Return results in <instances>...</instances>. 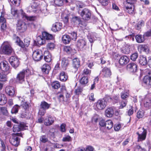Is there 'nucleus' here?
<instances>
[{"label":"nucleus","instance_id":"obj_1","mask_svg":"<svg viewBox=\"0 0 151 151\" xmlns=\"http://www.w3.org/2000/svg\"><path fill=\"white\" fill-rule=\"evenodd\" d=\"M31 7L32 12L37 14H42L44 16H46L48 14V12L47 9V6L45 3L43 2L41 4L35 1L33 2Z\"/></svg>","mask_w":151,"mask_h":151},{"label":"nucleus","instance_id":"obj_2","mask_svg":"<svg viewBox=\"0 0 151 151\" xmlns=\"http://www.w3.org/2000/svg\"><path fill=\"white\" fill-rule=\"evenodd\" d=\"M31 75V72L28 69L23 70L17 74L16 77L17 82L22 83L24 81L25 76L26 78Z\"/></svg>","mask_w":151,"mask_h":151},{"label":"nucleus","instance_id":"obj_3","mask_svg":"<svg viewBox=\"0 0 151 151\" xmlns=\"http://www.w3.org/2000/svg\"><path fill=\"white\" fill-rule=\"evenodd\" d=\"M20 12L21 13V15L22 18L25 20H26L27 21L30 22V23L28 24L29 27L31 28H35V25L33 23V22L36 19V17L35 16H28L24 12L22 9H21Z\"/></svg>","mask_w":151,"mask_h":151},{"label":"nucleus","instance_id":"obj_4","mask_svg":"<svg viewBox=\"0 0 151 151\" xmlns=\"http://www.w3.org/2000/svg\"><path fill=\"white\" fill-rule=\"evenodd\" d=\"M13 39L15 43L19 46L22 48L24 47V46L27 47L29 45L30 39L29 38H26L24 40V44L23 42L20 40L19 37L16 35H14Z\"/></svg>","mask_w":151,"mask_h":151},{"label":"nucleus","instance_id":"obj_5","mask_svg":"<svg viewBox=\"0 0 151 151\" xmlns=\"http://www.w3.org/2000/svg\"><path fill=\"white\" fill-rule=\"evenodd\" d=\"M12 51V49L9 43L8 42H4L1 48V53L9 55Z\"/></svg>","mask_w":151,"mask_h":151},{"label":"nucleus","instance_id":"obj_6","mask_svg":"<svg viewBox=\"0 0 151 151\" xmlns=\"http://www.w3.org/2000/svg\"><path fill=\"white\" fill-rule=\"evenodd\" d=\"M20 133H17L13 134L12 137L9 139L10 143L13 145L17 147L20 143V139L18 136H20Z\"/></svg>","mask_w":151,"mask_h":151},{"label":"nucleus","instance_id":"obj_7","mask_svg":"<svg viewBox=\"0 0 151 151\" xmlns=\"http://www.w3.org/2000/svg\"><path fill=\"white\" fill-rule=\"evenodd\" d=\"M0 68L2 71L5 72L6 74L11 73V70L9 66L8 63L6 61H4L0 63Z\"/></svg>","mask_w":151,"mask_h":151},{"label":"nucleus","instance_id":"obj_8","mask_svg":"<svg viewBox=\"0 0 151 151\" xmlns=\"http://www.w3.org/2000/svg\"><path fill=\"white\" fill-rule=\"evenodd\" d=\"M80 15L83 20H88L91 18V12L88 9H84L81 12Z\"/></svg>","mask_w":151,"mask_h":151},{"label":"nucleus","instance_id":"obj_9","mask_svg":"<svg viewBox=\"0 0 151 151\" xmlns=\"http://www.w3.org/2000/svg\"><path fill=\"white\" fill-rule=\"evenodd\" d=\"M32 58L35 61H39L43 58V54L40 50H37L34 51L32 53Z\"/></svg>","mask_w":151,"mask_h":151},{"label":"nucleus","instance_id":"obj_10","mask_svg":"<svg viewBox=\"0 0 151 151\" xmlns=\"http://www.w3.org/2000/svg\"><path fill=\"white\" fill-rule=\"evenodd\" d=\"M9 62L11 65L14 68L16 69L20 64L19 59L15 56H12L9 59Z\"/></svg>","mask_w":151,"mask_h":151},{"label":"nucleus","instance_id":"obj_11","mask_svg":"<svg viewBox=\"0 0 151 151\" xmlns=\"http://www.w3.org/2000/svg\"><path fill=\"white\" fill-rule=\"evenodd\" d=\"M27 26L26 24L21 20L19 21L17 24V29L21 32H23L27 29Z\"/></svg>","mask_w":151,"mask_h":151},{"label":"nucleus","instance_id":"obj_12","mask_svg":"<svg viewBox=\"0 0 151 151\" xmlns=\"http://www.w3.org/2000/svg\"><path fill=\"white\" fill-rule=\"evenodd\" d=\"M106 101L104 99H99L96 102V106L98 109H103L106 106Z\"/></svg>","mask_w":151,"mask_h":151},{"label":"nucleus","instance_id":"obj_13","mask_svg":"<svg viewBox=\"0 0 151 151\" xmlns=\"http://www.w3.org/2000/svg\"><path fill=\"white\" fill-rule=\"evenodd\" d=\"M5 92L8 95L11 96H13L15 94V90L14 87L7 86L5 88Z\"/></svg>","mask_w":151,"mask_h":151},{"label":"nucleus","instance_id":"obj_14","mask_svg":"<svg viewBox=\"0 0 151 151\" xmlns=\"http://www.w3.org/2000/svg\"><path fill=\"white\" fill-rule=\"evenodd\" d=\"M111 74L110 70L106 67L104 68L101 72V74L103 77L109 78Z\"/></svg>","mask_w":151,"mask_h":151},{"label":"nucleus","instance_id":"obj_15","mask_svg":"<svg viewBox=\"0 0 151 151\" xmlns=\"http://www.w3.org/2000/svg\"><path fill=\"white\" fill-rule=\"evenodd\" d=\"M62 27V24L60 22H56L52 25L51 29L54 32L59 31L61 30Z\"/></svg>","mask_w":151,"mask_h":151},{"label":"nucleus","instance_id":"obj_16","mask_svg":"<svg viewBox=\"0 0 151 151\" xmlns=\"http://www.w3.org/2000/svg\"><path fill=\"white\" fill-rule=\"evenodd\" d=\"M97 35L95 32H89L88 35V38L89 41L92 43L97 39Z\"/></svg>","mask_w":151,"mask_h":151},{"label":"nucleus","instance_id":"obj_17","mask_svg":"<svg viewBox=\"0 0 151 151\" xmlns=\"http://www.w3.org/2000/svg\"><path fill=\"white\" fill-rule=\"evenodd\" d=\"M126 11L130 14H133L134 13V7L133 4H126L125 5Z\"/></svg>","mask_w":151,"mask_h":151},{"label":"nucleus","instance_id":"obj_18","mask_svg":"<svg viewBox=\"0 0 151 151\" xmlns=\"http://www.w3.org/2000/svg\"><path fill=\"white\" fill-rule=\"evenodd\" d=\"M129 61V58L126 56L124 55L120 58L119 62L121 65H124L127 64Z\"/></svg>","mask_w":151,"mask_h":151},{"label":"nucleus","instance_id":"obj_19","mask_svg":"<svg viewBox=\"0 0 151 151\" xmlns=\"http://www.w3.org/2000/svg\"><path fill=\"white\" fill-rule=\"evenodd\" d=\"M128 70L130 72L134 73L136 72L137 69V65L134 63H130L127 66Z\"/></svg>","mask_w":151,"mask_h":151},{"label":"nucleus","instance_id":"obj_20","mask_svg":"<svg viewBox=\"0 0 151 151\" xmlns=\"http://www.w3.org/2000/svg\"><path fill=\"white\" fill-rule=\"evenodd\" d=\"M55 118L51 116L45 118L44 120V124L46 126H50L54 122Z\"/></svg>","mask_w":151,"mask_h":151},{"label":"nucleus","instance_id":"obj_21","mask_svg":"<svg viewBox=\"0 0 151 151\" xmlns=\"http://www.w3.org/2000/svg\"><path fill=\"white\" fill-rule=\"evenodd\" d=\"M44 59L45 61L50 62L52 60V56L48 51H45L44 52Z\"/></svg>","mask_w":151,"mask_h":151},{"label":"nucleus","instance_id":"obj_22","mask_svg":"<svg viewBox=\"0 0 151 151\" xmlns=\"http://www.w3.org/2000/svg\"><path fill=\"white\" fill-rule=\"evenodd\" d=\"M41 69L43 73L45 74H47L50 70V68L48 64H45L42 66Z\"/></svg>","mask_w":151,"mask_h":151},{"label":"nucleus","instance_id":"obj_23","mask_svg":"<svg viewBox=\"0 0 151 151\" xmlns=\"http://www.w3.org/2000/svg\"><path fill=\"white\" fill-rule=\"evenodd\" d=\"M143 82L145 84L151 86V76H145L143 79Z\"/></svg>","mask_w":151,"mask_h":151},{"label":"nucleus","instance_id":"obj_24","mask_svg":"<svg viewBox=\"0 0 151 151\" xmlns=\"http://www.w3.org/2000/svg\"><path fill=\"white\" fill-rule=\"evenodd\" d=\"M6 20L3 17L1 16L0 18V24L1 25V28L3 30H4L6 28Z\"/></svg>","mask_w":151,"mask_h":151},{"label":"nucleus","instance_id":"obj_25","mask_svg":"<svg viewBox=\"0 0 151 151\" xmlns=\"http://www.w3.org/2000/svg\"><path fill=\"white\" fill-rule=\"evenodd\" d=\"M42 37L44 40H51L53 39V37L52 35L49 34L45 32H43L42 33Z\"/></svg>","mask_w":151,"mask_h":151},{"label":"nucleus","instance_id":"obj_26","mask_svg":"<svg viewBox=\"0 0 151 151\" xmlns=\"http://www.w3.org/2000/svg\"><path fill=\"white\" fill-rule=\"evenodd\" d=\"M114 114V111L112 108H107L105 111V114L108 117H111Z\"/></svg>","mask_w":151,"mask_h":151},{"label":"nucleus","instance_id":"obj_27","mask_svg":"<svg viewBox=\"0 0 151 151\" xmlns=\"http://www.w3.org/2000/svg\"><path fill=\"white\" fill-rule=\"evenodd\" d=\"M86 45V41L83 39L79 40L78 41L77 46L80 48H83Z\"/></svg>","mask_w":151,"mask_h":151},{"label":"nucleus","instance_id":"obj_28","mask_svg":"<svg viewBox=\"0 0 151 151\" xmlns=\"http://www.w3.org/2000/svg\"><path fill=\"white\" fill-rule=\"evenodd\" d=\"M20 10L19 12L18 10L14 8H12L11 9V14L15 17H18L19 16V13H21Z\"/></svg>","mask_w":151,"mask_h":151},{"label":"nucleus","instance_id":"obj_29","mask_svg":"<svg viewBox=\"0 0 151 151\" xmlns=\"http://www.w3.org/2000/svg\"><path fill=\"white\" fill-rule=\"evenodd\" d=\"M7 102V99L5 95L3 94H0V105H3Z\"/></svg>","mask_w":151,"mask_h":151},{"label":"nucleus","instance_id":"obj_30","mask_svg":"<svg viewBox=\"0 0 151 151\" xmlns=\"http://www.w3.org/2000/svg\"><path fill=\"white\" fill-rule=\"evenodd\" d=\"M62 40L64 43L68 44L69 43L71 39L69 35H65L63 36L62 37Z\"/></svg>","mask_w":151,"mask_h":151},{"label":"nucleus","instance_id":"obj_31","mask_svg":"<svg viewBox=\"0 0 151 151\" xmlns=\"http://www.w3.org/2000/svg\"><path fill=\"white\" fill-rule=\"evenodd\" d=\"M73 66L75 68L77 69L80 66V60L78 58H75L73 60Z\"/></svg>","mask_w":151,"mask_h":151},{"label":"nucleus","instance_id":"obj_32","mask_svg":"<svg viewBox=\"0 0 151 151\" xmlns=\"http://www.w3.org/2000/svg\"><path fill=\"white\" fill-rule=\"evenodd\" d=\"M45 40L42 36H39L37 38L36 45H41L45 43Z\"/></svg>","mask_w":151,"mask_h":151},{"label":"nucleus","instance_id":"obj_33","mask_svg":"<svg viewBox=\"0 0 151 151\" xmlns=\"http://www.w3.org/2000/svg\"><path fill=\"white\" fill-rule=\"evenodd\" d=\"M68 78V76L66 74L65 72H61L60 75V80L62 81H66Z\"/></svg>","mask_w":151,"mask_h":151},{"label":"nucleus","instance_id":"obj_34","mask_svg":"<svg viewBox=\"0 0 151 151\" xmlns=\"http://www.w3.org/2000/svg\"><path fill=\"white\" fill-rule=\"evenodd\" d=\"M62 19L65 25H67L68 22L69 15L63 14L61 16Z\"/></svg>","mask_w":151,"mask_h":151},{"label":"nucleus","instance_id":"obj_35","mask_svg":"<svg viewBox=\"0 0 151 151\" xmlns=\"http://www.w3.org/2000/svg\"><path fill=\"white\" fill-rule=\"evenodd\" d=\"M105 127L108 129H111L113 127V123L111 120H108L106 122Z\"/></svg>","mask_w":151,"mask_h":151},{"label":"nucleus","instance_id":"obj_36","mask_svg":"<svg viewBox=\"0 0 151 151\" xmlns=\"http://www.w3.org/2000/svg\"><path fill=\"white\" fill-rule=\"evenodd\" d=\"M64 51L68 54L73 53L75 52V50L72 49L70 46H65L64 48Z\"/></svg>","mask_w":151,"mask_h":151},{"label":"nucleus","instance_id":"obj_37","mask_svg":"<svg viewBox=\"0 0 151 151\" xmlns=\"http://www.w3.org/2000/svg\"><path fill=\"white\" fill-rule=\"evenodd\" d=\"M69 64V61L68 60L65 58L62 59L61 61V66L63 68L66 67Z\"/></svg>","mask_w":151,"mask_h":151},{"label":"nucleus","instance_id":"obj_38","mask_svg":"<svg viewBox=\"0 0 151 151\" xmlns=\"http://www.w3.org/2000/svg\"><path fill=\"white\" fill-rule=\"evenodd\" d=\"M50 105V104L45 101L42 102L40 104L41 108L45 110L49 109Z\"/></svg>","mask_w":151,"mask_h":151},{"label":"nucleus","instance_id":"obj_39","mask_svg":"<svg viewBox=\"0 0 151 151\" xmlns=\"http://www.w3.org/2000/svg\"><path fill=\"white\" fill-rule=\"evenodd\" d=\"M130 51V47L128 45H126L122 48V52L124 54H128Z\"/></svg>","mask_w":151,"mask_h":151},{"label":"nucleus","instance_id":"obj_40","mask_svg":"<svg viewBox=\"0 0 151 151\" xmlns=\"http://www.w3.org/2000/svg\"><path fill=\"white\" fill-rule=\"evenodd\" d=\"M5 72H2L0 73V81H5L7 80V77L6 75L5 74Z\"/></svg>","mask_w":151,"mask_h":151},{"label":"nucleus","instance_id":"obj_41","mask_svg":"<svg viewBox=\"0 0 151 151\" xmlns=\"http://www.w3.org/2000/svg\"><path fill=\"white\" fill-rule=\"evenodd\" d=\"M20 108V106L17 105H16L14 106L12 108L11 112L12 114H16L18 112L19 109Z\"/></svg>","mask_w":151,"mask_h":151},{"label":"nucleus","instance_id":"obj_42","mask_svg":"<svg viewBox=\"0 0 151 151\" xmlns=\"http://www.w3.org/2000/svg\"><path fill=\"white\" fill-rule=\"evenodd\" d=\"M88 82V78L87 77L83 76L82 77L80 80V83L82 84H86Z\"/></svg>","mask_w":151,"mask_h":151},{"label":"nucleus","instance_id":"obj_43","mask_svg":"<svg viewBox=\"0 0 151 151\" xmlns=\"http://www.w3.org/2000/svg\"><path fill=\"white\" fill-rule=\"evenodd\" d=\"M51 86L54 89H57L60 87V85L58 81H55L52 83Z\"/></svg>","mask_w":151,"mask_h":151},{"label":"nucleus","instance_id":"obj_44","mask_svg":"<svg viewBox=\"0 0 151 151\" xmlns=\"http://www.w3.org/2000/svg\"><path fill=\"white\" fill-rule=\"evenodd\" d=\"M142 51L146 54L149 53L150 50L148 46L147 45H142Z\"/></svg>","mask_w":151,"mask_h":151},{"label":"nucleus","instance_id":"obj_45","mask_svg":"<svg viewBox=\"0 0 151 151\" xmlns=\"http://www.w3.org/2000/svg\"><path fill=\"white\" fill-rule=\"evenodd\" d=\"M129 94V91L128 90L126 91L125 92H122L121 93V98L123 99H125L128 96Z\"/></svg>","mask_w":151,"mask_h":151},{"label":"nucleus","instance_id":"obj_46","mask_svg":"<svg viewBox=\"0 0 151 151\" xmlns=\"http://www.w3.org/2000/svg\"><path fill=\"white\" fill-rule=\"evenodd\" d=\"M52 2L55 5L59 6L62 5L63 3V0H53Z\"/></svg>","mask_w":151,"mask_h":151},{"label":"nucleus","instance_id":"obj_47","mask_svg":"<svg viewBox=\"0 0 151 151\" xmlns=\"http://www.w3.org/2000/svg\"><path fill=\"white\" fill-rule=\"evenodd\" d=\"M145 76H151V71L149 69H146L142 70V75Z\"/></svg>","mask_w":151,"mask_h":151},{"label":"nucleus","instance_id":"obj_48","mask_svg":"<svg viewBox=\"0 0 151 151\" xmlns=\"http://www.w3.org/2000/svg\"><path fill=\"white\" fill-rule=\"evenodd\" d=\"M70 39L74 40H76L77 37V33L74 32H71L70 33Z\"/></svg>","mask_w":151,"mask_h":151},{"label":"nucleus","instance_id":"obj_49","mask_svg":"<svg viewBox=\"0 0 151 151\" xmlns=\"http://www.w3.org/2000/svg\"><path fill=\"white\" fill-rule=\"evenodd\" d=\"M55 47V45L53 43H49L47 45V49L50 50H53Z\"/></svg>","mask_w":151,"mask_h":151},{"label":"nucleus","instance_id":"obj_50","mask_svg":"<svg viewBox=\"0 0 151 151\" xmlns=\"http://www.w3.org/2000/svg\"><path fill=\"white\" fill-rule=\"evenodd\" d=\"M91 73V70L87 68H85L83 71V74L85 75H89Z\"/></svg>","mask_w":151,"mask_h":151},{"label":"nucleus","instance_id":"obj_51","mask_svg":"<svg viewBox=\"0 0 151 151\" xmlns=\"http://www.w3.org/2000/svg\"><path fill=\"white\" fill-rule=\"evenodd\" d=\"M71 140V137L69 135H66L63 137L62 141L63 142H69Z\"/></svg>","mask_w":151,"mask_h":151},{"label":"nucleus","instance_id":"obj_52","mask_svg":"<svg viewBox=\"0 0 151 151\" xmlns=\"http://www.w3.org/2000/svg\"><path fill=\"white\" fill-rule=\"evenodd\" d=\"M21 131L20 127L18 125H15L13 127V131L14 132H19Z\"/></svg>","mask_w":151,"mask_h":151},{"label":"nucleus","instance_id":"obj_53","mask_svg":"<svg viewBox=\"0 0 151 151\" xmlns=\"http://www.w3.org/2000/svg\"><path fill=\"white\" fill-rule=\"evenodd\" d=\"M138 56V54L137 53H134L131 55V59L133 61H135L137 58Z\"/></svg>","mask_w":151,"mask_h":151},{"label":"nucleus","instance_id":"obj_54","mask_svg":"<svg viewBox=\"0 0 151 151\" xmlns=\"http://www.w3.org/2000/svg\"><path fill=\"white\" fill-rule=\"evenodd\" d=\"M19 126L20 127L21 130L26 129L27 127L23 123H21L20 124Z\"/></svg>","mask_w":151,"mask_h":151},{"label":"nucleus","instance_id":"obj_55","mask_svg":"<svg viewBox=\"0 0 151 151\" xmlns=\"http://www.w3.org/2000/svg\"><path fill=\"white\" fill-rule=\"evenodd\" d=\"M143 38L145 39L146 37L151 36V30L147 31L143 35Z\"/></svg>","mask_w":151,"mask_h":151},{"label":"nucleus","instance_id":"obj_56","mask_svg":"<svg viewBox=\"0 0 151 151\" xmlns=\"http://www.w3.org/2000/svg\"><path fill=\"white\" fill-rule=\"evenodd\" d=\"M109 0H98L99 2L102 6H105L107 5L108 3Z\"/></svg>","mask_w":151,"mask_h":151},{"label":"nucleus","instance_id":"obj_57","mask_svg":"<svg viewBox=\"0 0 151 151\" xmlns=\"http://www.w3.org/2000/svg\"><path fill=\"white\" fill-rule=\"evenodd\" d=\"M136 41L138 43L142 42V36L141 35H137L135 36Z\"/></svg>","mask_w":151,"mask_h":151},{"label":"nucleus","instance_id":"obj_58","mask_svg":"<svg viewBox=\"0 0 151 151\" xmlns=\"http://www.w3.org/2000/svg\"><path fill=\"white\" fill-rule=\"evenodd\" d=\"M11 2L13 4L18 6L20 3V0H10Z\"/></svg>","mask_w":151,"mask_h":151},{"label":"nucleus","instance_id":"obj_59","mask_svg":"<svg viewBox=\"0 0 151 151\" xmlns=\"http://www.w3.org/2000/svg\"><path fill=\"white\" fill-rule=\"evenodd\" d=\"M45 112V110L40 108L38 112V114L41 116H43L44 115Z\"/></svg>","mask_w":151,"mask_h":151},{"label":"nucleus","instance_id":"obj_60","mask_svg":"<svg viewBox=\"0 0 151 151\" xmlns=\"http://www.w3.org/2000/svg\"><path fill=\"white\" fill-rule=\"evenodd\" d=\"M142 129L143 130V132H142V140H144L145 139L146 137V136L147 133V130L144 129L143 128Z\"/></svg>","mask_w":151,"mask_h":151},{"label":"nucleus","instance_id":"obj_61","mask_svg":"<svg viewBox=\"0 0 151 151\" xmlns=\"http://www.w3.org/2000/svg\"><path fill=\"white\" fill-rule=\"evenodd\" d=\"M127 104V102L125 101H122L120 103V106L119 107V109H122Z\"/></svg>","mask_w":151,"mask_h":151},{"label":"nucleus","instance_id":"obj_62","mask_svg":"<svg viewBox=\"0 0 151 151\" xmlns=\"http://www.w3.org/2000/svg\"><path fill=\"white\" fill-rule=\"evenodd\" d=\"M98 119V115L97 114H95L92 118V121L93 122H97Z\"/></svg>","mask_w":151,"mask_h":151},{"label":"nucleus","instance_id":"obj_63","mask_svg":"<svg viewBox=\"0 0 151 151\" xmlns=\"http://www.w3.org/2000/svg\"><path fill=\"white\" fill-rule=\"evenodd\" d=\"M1 110L4 114L6 115L7 114L8 111L6 108L4 107L1 108Z\"/></svg>","mask_w":151,"mask_h":151},{"label":"nucleus","instance_id":"obj_64","mask_svg":"<svg viewBox=\"0 0 151 151\" xmlns=\"http://www.w3.org/2000/svg\"><path fill=\"white\" fill-rule=\"evenodd\" d=\"M121 127V125L120 124H115L114 127V130L116 131H118L120 129Z\"/></svg>","mask_w":151,"mask_h":151}]
</instances>
